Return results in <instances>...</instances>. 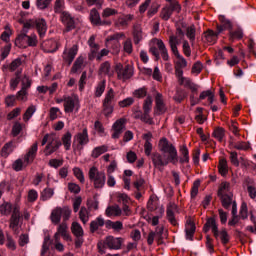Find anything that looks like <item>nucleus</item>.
Wrapping results in <instances>:
<instances>
[{
  "label": "nucleus",
  "instance_id": "obj_37",
  "mask_svg": "<svg viewBox=\"0 0 256 256\" xmlns=\"http://www.w3.org/2000/svg\"><path fill=\"white\" fill-rule=\"evenodd\" d=\"M221 198V202H222V207H224V209H229V207H231V204H233V193H229L225 196H220Z\"/></svg>",
  "mask_w": 256,
  "mask_h": 256
},
{
  "label": "nucleus",
  "instance_id": "obj_45",
  "mask_svg": "<svg viewBox=\"0 0 256 256\" xmlns=\"http://www.w3.org/2000/svg\"><path fill=\"white\" fill-rule=\"evenodd\" d=\"M212 137H214V139H217V141L221 143V141H223L225 137V129H223L222 127L216 128L212 133Z\"/></svg>",
  "mask_w": 256,
  "mask_h": 256
},
{
  "label": "nucleus",
  "instance_id": "obj_29",
  "mask_svg": "<svg viewBox=\"0 0 256 256\" xmlns=\"http://www.w3.org/2000/svg\"><path fill=\"white\" fill-rule=\"evenodd\" d=\"M219 37V30L217 32H213V30H208L206 33H204V39L207 43H216L217 38Z\"/></svg>",
  "mask_w": 256,
  "mask_h": 256
},
{
  "label": "nucleus",
  "instance_id": "obj_64",
  "mask_svg": "<svg viewBox=\"0 0 256 256\" xmlns=\"http://www.w3.org/2000/svg\"><path fill=\"white\" fill-rule=\"evenodd\" d=\"M247 192H248L250 199H256V187L255 186L248 184Z\"/></svg>",
  "mask_w": 256,
  "mask_h": 256
},
{
  "label": "nucleus",
  "instance_id": "obj_14",
  "mask_svg": "<svg viewBox=\"0 0 256 256\" xmlns=\"http://www.w3.org/2000/svg\"><path fill=\"white\" fill-rule=\"evenodd\" d=\"M59 147H61V141H59V138H57V136L55 138H50V143L46 145L44 153L48 157V155H53Z\"/></svg>",
  "mask_w": 256,
  "mask_h": 256
},
{
  "label": "nucleus",
  "instance_id": "obj_16",
  "mask_svg": "<svg viewBox=\"0 0 256 256\" xmlns=\"http://www.w3.org/2000/svg\"><path fill=\"white\" fill-rule=\"evenodd\" d=\"M155 103H156V113L158 115H163V113L167 112V106L163 101V94L157 93L155 96Z\"/></svg>",
  "mask_w": 256,
  "mask_h": 256
},
{
  "label": "nucleus",
  "instance_id": "obj_58",
  "mask_svg": "<svg viewBox=\"0 0 256 256\" xmlns=\"http://www.w3.org/2000/svg\"><path fill=\"white\" fill-rule=\"evenodd\" d=\"M105 93V80L98 83L95 91V97H101Z\"/></svg>",
  "mask_w": 256,
  "mask_h": 256
},
{
  "label": "nucleus",
  "instance_id": "obj_27",
  "mask_svg": "<svg viewBox=\"0 0 256 256\" xmlns=\"http://www.w3.org/2000/svg\"><path fill=\"white\" fill-rule=\"evenodd\" d=\"M42 47L46 53H55L57 51V42L53 39L44 41Z\"/></svg>",
  "mask_w": 256,
  "mask_h": 256
},
{
  "label": "nucleus",
  "instance_id": "obj_32",
  "mask_svg": "<svg viewBox=\"0 0 256 256\" xmlns=\"http://www.w3.org/2000/svg\"><path fill=\"white\" fill-rule=\"evenodd\" d=\"M103 225H105V220L101 217L96 218L90 223L91 233H95V231H98L99 227H103Z\"/></svg>",
  "mask_w": 256,
  "mask_h": 256
},
{
  "label": "nucleus",
  "instance_id": "obj_23",
  "mask_svg": "<svg viewBox=\"0 0 256 256\" xmlns=\"http://www.w3.org/2000/svg\"><path fill=\"white\" fill-rule=\"evenodd\" d=\"M105 214L107 217H121V215H123V210L119 205L114 204L106 208Z\"/></svg>",
  "mask_w": 256,
  "mask_h": 256
},
{
  "label": "nucleus",
  "instance_id": "obj_19",
  "mask_svg": "<svg viewBox=\"0 0 256 256\" xmlns=\"http://www.w3.org/2000/svg\"><path fill=\"white\" fill-rule=\"evenodd\" d=\"M209 228H212V233L216 239H219V228L217 227V222L215 218H208L206 224L204 225V231L207 233Z\"/></svg>",
  "mask_w": 256,
  "mask_h": 256
},
{
  "label": "nucleus",
  "instance_id": "obj_18",
  "mask_svg": "<svg viewBox=\"0 0 256 256\" xmlns=\"http://www.w3.org/2000/svg\"><path fill=\"white\" fill-rule=\"evenodd\" d=\"M19 219H21V213L19 212V209L17 207H15L13 209V213L12 216L10 218V229H12V231H17L18 227H19Z\"/></svg>",
  "mask_w": 256,
  "mask_h": 256
},
{
  "label": "nucleus",
  "instance_id": "obj_33",
  "mask_svg": "<svg viewBox=\"0 0 256 256\" xmlns=\"http://www.w3.org/2000/svg\"><path fill=\"white\" fill-rule=\"evenodd\" d=\"M106 226L109 227L110 229H113V231H115L116 233L123 231V222L121 221L113 222L111 220H108L106 222Z\"/></svg>",
  "mask_w": 256,
  "mask_h": 256
},
{
  "label": "nucleus",
  "instance_id": "obj_56",
  "mask_svg": "<svg viewBox=\"0 0 256 256\" xmlns=\"http://www.w3.org/2000/svg\"><path fill=\"white\" fill-rule=\"evenodd\" d=\"M63 9H65V0H56L54 4L55 13H63Z\"/></svg>",
  "mask_w": 256,
  "mask_h": 256
},
{
  "label": "nucleus",
  "instance_id": "obj_46",
  "mask_svg": "<svg viewBox=\"0 0 256 256\" xmlns=\"http://www.w3.org/2000/svg\"><path fill=\"white\" fill-rule=\"evenodd\" d=\"M180 153L183 156L180 158V163H189V149H187V146H181Z\"/></svg>",
  "mask_w": 256,
  "mask_h": 256
},
{
  "label": "nucleus",
  "instance_id": "obj_10",
  "mask_svg": "<svg viewBox=\"0 0 256 256\" xmlns=\"http://www.w3.org/2000/svg\"><path fill=\"white\" fill-rule=\"evenodd\" d=\"M88 45L90 47V52L88 54V59L90 61H93V59H97V56L99 55V49H101V47L99 46V44H97L95 42V35H92L89 40H88Z\"/></svg>",
  "mask_w": 256,
  "mask_h": 256
},
{
  "label": "nucleus",
  "instance_id": "obj_11",
  "mask_svg": "<svg viewBox=\"0 0 256 256\" xmlns=\"http://www.w3.org/2000/svg\"><path fill=\"white\" fill-rule=\"evenodd\" d=\"M79 51V46L77 44H74L71 48L65 49L63 52V59L68 65H71L73 63V60L77 56V53Z\"/></svg>",
  "mask_w": 256,
  "mask_h": 256
},
{
  "label": "nucleus",
  "instance_id": "obj_41",
  "mask_svg": "<svg viewBox=\"0 0 256 256\" xmlns=\"http://www.w3.org/2000/svg\"><path fill=\"white\" fill-rule=\"evenodd\" d=\"M51 243H53V241L51 240V236L46 235L44 237V241L42 244V250H41V255H45L47 253V251H49V247H51Z\"/></svg>",
  "mask_w": 256,
  "mask_h": 256
},
{
  "label": "nucleus",
  "instance_id": "obj_15",
  "mask_svg": "<svg viewBox=\"0 0 256 256\" xmlns=\"http://www.w3.org/2000/svg\"><path fill=\"white\" fill-rule=\"evenodd\" d=\"M56 233L60 234V237H62L64 241H73L71 234H69V226L65 221L58 225Z\"/></svg>",
  "mask_w": 256,
  "mask_h": 256
},
{
  "label": "nucleus",
  "instance_id": "obj_2",
  "mask_svg": "<svg viewBox=\"0 0 256 256\" xmlns=\"http://www.w3.org/2000/svg\"><path fill=\"white\" fill-rule=\"evenodd\" d=\"M31 28H33V21H27L24 23L21 33L15 39L16 47H19L20 49H27V47H37V43H39L37 40V35L33 33L30 35L27 34Z\"/></svg>",
  "mask_w": 256,
  "mask_h": 256
},
{
  "label": "nucleus",
  "instance_id": "obj_4",
  "mask_svg": "<svg viewBox=\"0 0 256 256\" xmlns=\"http://www.w3.org/2000/svg\"><path fill=\"white\" fill-rule=\"evenodd\" d=\"M89 143V132L87 128H83L82 132H78L74 136L72 149L75 153V155H81V152L83 151L84 145H87Z\"/></svg>",
  "mask_w": 256,
  "mask_h": 256
},
{
  "label": "nucleus",
  "instance_id": "obj_53",
  "mask_svg": "<svg viewBox=\"0 0 256 256\" xmlns=\"http://www.w3.org/2000/svg\"><path fill=\"white\" fill-rule=\"evenodd\" d=\"M233 25L231 24V21L222 19V25L217 26L218 33H223L225 29H232Z\"/></svg>",
  "mask_w": 256,
  "mask_h": 256
},
{
  "label": "nucleus",
  "instance_id": "obj_60",
  "mask_svg": "<svg viewBox=\"0 0 256 256\" xmlns=\"http://www.w3.org/2000/svg\"><path fill=\"white\" fill-rule=\"evenodd\" d=\"M186 37L193 43L195 41V26H190L186 29Z\"/></svg>",
  "mask_w": 256,
  "mask_h": 256
},
{
  "label": "nucleus",
  "instance_id": "obj_49",
  "mask_svg": "<svg viewBox=\"0 0 256 256\" xmlns=\"http://www.w3.org/2000/svg\"><path fill=\"white\" fill-rule=\"evenodd\" d=\"M171 15H173V12L171 10V7L169 6H165L162 11H161V19H163L164 21H169V19H171Z\"/></svg>",
  "mask_w": 256,
  "mask_h": 256
},
{
  "label": "nucleus",
  "instance_id": "obj_12",
  "mask_svg": "<svg viewBox=\"0 0 256 256\" xmlns=\"http://www.w3.org/2000/svg\"><path fill=\"white\" fill-rule=\"evenodd\" d=\"M104 245L108 247V249H114L119 250L121 249V246L123 245V238H115L113 236H108L104 240Z\"/></svg>",
  "mask_w": 256,
  "mask_h": 256
},
{
  "label": "nucleus",
  "instance_id": "obj_39",
  "mask_svg": "<svg viewBox=\"0 0 256 256\" xmlns=\"http://www.w3.org/2000/svg\"><path fill=\"white\" fill-rule=\"evenodd\" d=\"M35 111H37V106L30 105L23 115V121H25V123L29 122V119L33 117V115L35 114Z\"/></svg>",
  "mask_w": 256,
  "mask_h": 256
},
{
  "label": "nucleus",
  "instance_id": "obj_44",
  "mask_svg": "<svg viewBox=\"0 0 256 256\" xmlns=\"http://www.w3.org/2000/svg\"><path fill=\"white\" fill-rule=\"evenodd\" d=\"M20 81H21V71H17L15 73V78H12L10 80V89H12V91H15Z\"/></svg>",
  "mask_w": 256,
  "mask_h": 256
},
{
  "label": "nucleus",
  "instance_id": "obj_61",
  "mask_svg": "<svg viewBox=\"0 0 256 256\" xmlns=\"http://www.w3.org/2000/svg\"><path fill=\"white\" fill-rule=\"evenodd\" d=\"M51 1L53 0H36V7L41 10L47 9L51 5Z\"/></svg>",
  "mask_w": 256,
  "mask_h": 256
},
{
  "label": "nucleus",
  "instance_id": "obj_42",
  "mask_svg": "<svg viewBox=\"0 0 256 256\" xmlns=\"http://www.w3.org/2000/svg\"><path fill=\"white\" fill-rule=\"evenodd\" d=\"M114 100H115V91H113V89L111 88L105 95L103 105H113Z\"/></svg>",
  "mask_w": 256,
  "mask_h": 256
},
{
  "label": "nucleus",
  "instance_id": "obj_7",
  "mask_svg": "<svg viewBox=\"0 0 256 256\" xmlns=\"http://www.w3.org/2000/svg\"><path fill=\"white\" fill-rule=\"evenodd\" d=\"M79 97L72 95L64 98V111L65 113H73L79 111L80 108Z\"/></svg>",
  "mask_w": 256,
  "mask_h": 256
},
{
  "label": "nucleus",
  "instance_id": "obj_63",
  "mask_svg": "<svg viewBox=\"0 0 256 256\" xmlns=\"http://www.w3.org/2000/svg\"><path fill=\"white\" fill-rule=\"evenodd\" d=\"M27 95H28V93H27V89H25V88H21V90L20 91H18V93H17V100L18 101H27Z\"/></svg>",
  "mask_w": 256,
  "mask_h": 256
},
{
  "label": "nucleus",
  "instance_id": "obj_59",
  "mask_svg": "<svg viewBox=\"0 0 256 256\" xmlns=\"http://www.w3.org/2000/svg\"><path fill=\"white\" fill-rule=\"evenodd\" d=\"M133 96L136 97V99H143V97H147V89L139 88L133 92Z\"/></svg>",
  "mask_w": 256,
  "mask_h": 256
},
{
  "label": "nucleus",
  "instance_id": "obj_48",
  "mask_svg": "<svg viewBox=\"0 0 256 256\" xmlns=\"http://www.w3.org/2000/svg\"><path fill=\"white\" fill-rule=\"evenodd\" d=\"M219 173L223 176L227 175L229 173V167L227 166V160L221 159L218 165Z\"/></svg>",
  "mask_w": 256,
  "mask_h": 256
},
{
  "label": "nucleus",
  "instance_id": "obj_31",
  "mask_svg": "<svg viewBox=\"0 0 256 256\" xmlns=\"http://www.w3.org/2000/svg\"><path fill=\"white\" fill-rule=\"evenodd\" d=\"M175 75L178 78V83L187 87L191 79L183 77V70L181 68H176Z\"/></svg>",
  "mask_w": 256,
  "mask_h": 256
},
{
  "label": "nucleus",
  "instance_id": "obj_1",
  "mask_svg": "<svg viewBox=\"0 0 256 256\" xmlns=\"http://www.w3.org/2000/svg\"><path fill=\"white\" fill-rule=\"evenodd\" d=\"M159 150L164 155L159 152H154L151 156L152 163L156 169L163 171V167H167L169 163L172 165H177L179 163V155L177 154V148L167 140V138H162L158 144Z\"/></svg>",
  "mask_w": 256,
  "mask_h": 256
},
{
  "label": "nucleus",
  "instance_id": "obj_8",
  "mask_svg": "<svg viewBox=\"0 0 256 256\" xmlns=\"http://www.w3.org/2000/svg\"><path fill=\"white\" fill-rule=\"evenodd\" d=\"M115 71L120 81H127V79L133 77V69L129 65L123 66V64L118 63L115 65Z\"/></svg>",
  "mask_w": 256,
  "mask_h": 256
},
{
  "label": "nucleus",
  "instance_id": "obj_62",
  "mask_svg": "<svg viewBox=\"0 0 256 256\" xmlns=\"http://www.w3.org/2000/svg\"><path fill=\"white\" fill-rule=\"evenodd\" d=\"M221 239V242L223 243V245H227V243H229V234L227 233V230L222 229L219 232V236Z\"/></svg>",
  "mask_w": 256,
  "mask_h": 256
},
{
  "label": "nucleus",
  "instance_id": "obj_40",
  "mask_svg": "<svg viewBox=\"0 0 256 256\" xmlns=\"http://www.w3.org/2000/svg\"><path fill=\"white\" fill-rule=\"evenodd\" d=\"M83 63H85V58L79 56L72 66L71 73H77V71L83 69Z\"/></svg>",
  "mask_w": 256,
  "mask_h": 256
},
{
  "label": "nucleus",
  "instance_id": "obj_21",
  "mask_svg": "<svg viewBox=\"0 0 256 256\" xmlns=\"http://www.w3.org/2000/svg\"><path fill=\"white\" fill-rule=\"evenodd\" d=\"M28 21L33 22L32 27H36L40 37H43V35L47 33V22H45V19L28 20Z\"/></svg>",
  "mask_w": 256,
  "mask_h": 256
},
{
  "label": "nucleus",
  "instance_id": "obj_54",
  "mask_svg": "<svg viewBox=\"0 0 256 256\" xmlns=\"http://www.w3.org/2000/svg\"><path fill=\"white\" fill-rule=\"evenodd\" d=\"M152 107H153V98H151V96H147L143 105L144 113H150Z\"/></svg>",
  "mask_w": 256,
  "mask_h": 256
},
{
  "label": "nucleus",
  "instance_id": "obj_6",
  "mask_svg": "<svg viewBox=\"0 0 256 256\" xmlns=\"http://www.w3.org/2000/svg\"><path fill=\"white\" fill-rule=\"evenodd\" d=\"M184 37H185V32H183L181 28H177L176 35L172 34L169 36L170 49L174 55H178L179 50L177 49V45H180Z\"/></svg>",
  "mask_w": 256,
  "mask_h": 256
},
{
  "label": "nucleus",
  "instance_id": "obj_28",
  "mask_svg": "<svg viewBox=\"0 0 256 256\" xmlns=\"http://www.w3.org/2000/svg\"><path fill=\"white\" fill-rule=\"evenodd\" d=\"M107 151H109V147L107 145L95 147L92 150L91 157L93 159H97V158L101 157V155H103V153H107Z\"/></svg>",
  "mask_w": 256,
  "mask_h": 256
},
{
  "label": "nucleus",
  "instance_id": "obj_36",
  "mask_svg": "<svg viewBox=\"0 0 256 256\" xmlns=\"http://www.w3.org/2000/svg\"><path fill=\"white\" fill-rule=\"evenodd\" d=\"M231 193V184L229 182H223L218 190V197H223Z\"/></svg>",
  "mask_w": 256,
  "mask_h": 256
},
{
  "label": "nucleus",
  "instance_id": "obj_52",
  "mask_svg": "<svg viewBox=\"0 0 256 256\" xmlns=\"http://www.w3.org/2000/svg\"><path fill=\"white\" fill-rule=\"evenodd\" d=\"M23 131V124L20 122H15L12 126L11 135L12 137H17L19 133Z\"/></svg>",
  "mask_w": 256,
  "mask_h": 256
},
{
  "label": "nucleus",
  "instance_id": "obj_55",
  "mask_svg": "<svg viewBox=\"0 0 256 256\" xmlns=\"http://www.w3.org/2000/svg\"><path fill=\"white\" fill-rule=\"evenodd\" d=\"M54 193L55 192L51 188L44 189L41 194L42 201H48V199H51V197H53Z\"/></svg>",
  "mask_w": 256,
  "mask_h": 256
},
{
  "label": "nucleus",
  "instance_id": "obj_47",
  "mask_svg": "<svg viewBox=\"0 0 256 256\" xmlns=\"http://www.w3.org/2000/svg\"><path fill=\"white\" fill-rule=\"evenodd\" d=\"M175 57H177V61H176V69H185V67H187V60L184 59L183 56L179 55V52L178 54H174Z\"/></svg>",
  "mask_w": 256,
  "mask_h": 256
},
{
  "label": "nucleus",
  "instance_id": "obj_57",
  "mask_svg": "<svg viewBox=\"0 0 256 256\" xmlns=\"http://www.w3.org/2000/svg\"><path fill=\"white\" fill-rule=\"evenodd\" d=\"M25 167H27V166L25 165V162H23L22 159H17L12 164V168L14 169V171H23V169H25Z\"/></svg>",
  "mask_w": 256,
  "mask_h": 256
},
{
  "label": "nucleus",
  "instance_id": "obj_24",
  "mask_svg": "<svg viewBox=\"0 0 256 256\" xmlns=\"http://www.w3.org/2000/svg\"><path fill=\"white\" fill-rule=\"evenodd\" d=\"M175 213H177V205L175 203H170L167 207V219L172 225H177Z\"/></svg>",
  "mask_w": 256,
  "mask_h": 256
},
{
  "label": "nucleus",
  "instance_id": "obj_43",
  "mask_svg": "<svg viewBox=\"0 0 256 256\" xmlns=\"http://www.w3.org/2000/svg\"><path fill=\"white\" fill-rule=\"evenodd\" d=\"M79 219L84 225H87V222L89 221V210H87L85 206H82L79 211Z\"/></svg>",
  "mask_w": 256,
  "mask_h": 256
},
{
  "label": "nucleus",
  "instance_id": "obj_13",
  "mask_svg": "<svg viewBox=\"0 0 256 256\" xmlns=\"http://www.w3.org/2000/svg\"><path fill=\"white\" fill-rule=\"evenodd\" d=\"M37 149H38V143L35 142L29 149V151L24 155V165L28 167V165H31L33 161H35V157H37Z\"/></svg>",
  "mask_w": 256,
  "mask_h": 256
},
{
  "label": "nucleus",
  "instance_id": "obj_9",
  "mask_svg": "<svg viewBox=\"0 0 256 256\" xmlns=\"http://www.w3.org/2000/svg\"><path fill=\"white\" fill-rule=\"evenodd\" d=\"M127 120L125 118L118 119L112 126V139H119L123 131H125V124Z\"/></svg>",
  "mask_w": 256,
  "mask_h": 256
},
{
  "label": "nucleus",
  "instance_id": "obj_22",
  "mask_svg": "<svg viewBox=\"0 0 256 256\" xmlns=\"http://www.w3.org/2000/svg\"><path fill=\"white\" fill-rule=\"evenodd\" d=\"M61 21L66 25L67 31H71V29H75V20L71 17L69 12H62L61 13Z\"/></svg>",
  "mask_w": 256,
  "mask_h": 256
},
{
  "label": "nucleus",
  "instance_id": "obj_17",
  "mask_svg": "<svg viewBox=\"0 0 256 256\" xmlns=\"http://www.w3.org/2000/svg\"><path fill=\"white\" fill-rule=\"evenodd\" d=\"M90 21L92 25H111L109 21H101V15L95 8L90 11Z\"/></svg>",
  "mask_w": 256,
  "mask_h": 256
},
{
  "label": "nucleus",
  "instance_id": "obj_50",
  "mask_svg": "<svg viewBox=\"0 0 256 256\" xmlns=\"http://www.w3.org/2000/svg\"><path fill=\"white\" fill-rule=\"evenodd\" d=\"M123 50L125 53H128V55H131L133 53V41L131 38H127L123 43Z\"/></svg>",
  "mask_w": 256,
  "mask_h": 256
},
{
  "label": "nucleus",
  "instance_id": "obj_5",
  "mask_svg": "<svg viewBox=\"0 0 256 256\" xmlns=\"http://www.w3.org/2000/svg\"><path fill=\"white\" fill-rule=\"evenodd\" d=\"M61 217H63L64 221H69V218L71 217V209L67 206L56 207L52 210L50 219L53 223V225H59L61 223Z\"/></svg>",
  "mask_w": 256,
  "mask_h": 256
},
{
  "label": "nucleus",
  "instance_id": "obj_20",
  "mask_svg": "<svg viewBox=\"0 0 256 256\" xmlns=\"http://www.w3.org/2000/svg\"><path fill=\"white\" fill-rule=\"evenodd\" d=\"M209 228H212V233L216 239H219V228L217 227V222L215 218H208L206 224L204 225V231L207 233Z\"/></svg>",
  "mask_w": 256,
  "mask_h": 256
},
{
  "label": "nucleus",
  "instance_id": "obj_51",
  "mask_svg": "<svg viewBox=\"0 0 256 256\" xmlns=\"http://www.w3.org/2000/svg\"><path fill=\"white\" fill-rule=\"evenodd\" d=\"M12 206L9 202H4L0 205V213L1 215H11Z\"/></svg>",
  "mask_w": 256,
  "mask_h": 256
},
{
  "label": "nucleus",
  "instance_id": "obj_38",
  "mask_svg": "<svg viewBox=\"0 0 256 256\" xmlns=\"http://www.w3.org/2000/svg\"><path fill=\"white\" fill-rule=\"evenodd\" d=\"M72 137H73V135L71 134V132H66L62 136V145L64 146L66 151H69V149H71V139H72Z\"/></svg>",
  "mask_w": 256,
  "mask_h": 256
},
{
  "label": "nucleus",
  "instance_id": "obj_26",
  "mask_svg": "<svg viewBox=\"0 0 256 256\" xmlns=\"http://www.w3.org/2000/svg\"><path fill=\"white\" fill-rule=\"evenodd\" d=\"M114 71L111 68V63L106 61L100 65L99 75H106L107 77H113Z\"/></svg>",
  "mask_w": 256,
  "mask_h": 256
},
{
  "label": "nucleus",
  "instance_id": "obj_35",
  "mask_svg": "<svg viewBox=\"0 0 256 256\" xmlns=\"http://www.w3.org/2000/svg\"><path fill=\"white\" fill-rule=\"evenodd\" d=\"M71 232L75 237H83L84 232H83V227L79 222H73L71 225Z\"/></svg>",
  "mask_w": 256,
  "mask_h": 256
},
{
  "label": "nucleus",
  "instance_id": "obj_25",
  "mask_svg": "<svg viewBox=\"0 0 256 256\" xmlns=\"http://www.w3.org/2000/svg\"><path fill=\"white\" fill-rule=\"evenodd\" d=\"M195 223L191 221V219H188L185 225V233H186V239L188 241H193V236L195 235Z\"/></svg>",
  "mask_w": 256,
  "mask_h": 256
},
{
  "label": "nucleus",
  "instance_id": "obj_3",
  "mask_svg": "<svg viewBox=\"0 0 256 256\" xmlns=\"http://www.w3.org/2000/svg\"><path fill=\"white\" fill-rule=\"evenodd\" d=\"M88 177L93 184L94 189H103L107 182V176L104 171L99 170L96 166H92L88 171Z\"/></svg>",
  "mask_w": 256,
  "mask_h": 256
},
{
  "label": "nucleus",
  "instance_id": "obj_30",
  "mask_svg": "<svg viewBox=\"0 0 256 256\" xmlns=\"http://www.w3.org/2000/svg\"><path fill=\"white\" fill-rule=\"evenodd\" d=\"M13 151H15V145L13 144V141H10L2 147L1 156L9 157Z\"/></svg>",
  "mask_w": 256,
  "mask_h": 256
},
{
  "label": "nucleus",
  "instance_id": "obj_34",
  "mask_svg": "<svg viewBox=\"0 0 256 256\" xmlns=\"http://www.w3.org/2000/svg\"><path fill=\"white\" fill-rule=\"evenodd\" d=\"M133 40L135 45H139L143 41V30L139 26L134 27Z\"/></svg>",
  "mask_w": 256,
  "mask_h": 256
}]
</instances>
